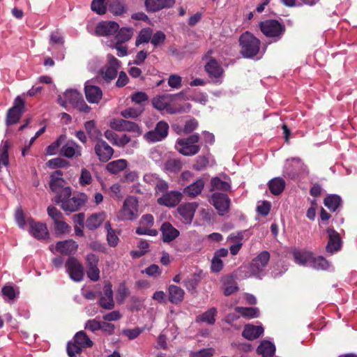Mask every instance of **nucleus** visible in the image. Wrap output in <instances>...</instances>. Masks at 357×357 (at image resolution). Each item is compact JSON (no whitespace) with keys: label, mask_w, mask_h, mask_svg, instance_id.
<instances>
[{"label":"nucleus","mask_w":357,"mask_h":357,"mask_svg":"<svg viewBox=\"0 0 357 357\" xmlns=\"http://www.w3.org/2000/svg\"><path fill=\"white\" fill-rule=\"evenodd\" d=\"M70 187H66L56 195L54 202L60 204L61 208L66 212H75L80 210L88 200L87 195L84 193L74 194L73 197Z\"/></svg>","instance_id":"f257e3e1"},{"label":"nucleus","mask_w":357,"mask_h":357,"mask_svg":"<svg viewBox=\"0 0 357 357\" xmlns=\"http://www.w3.org/2000/svg\"><path fill=\"white\" fill-rule=\"evenodd\" d=\"M238 43L239 52L245 59L256 56L261 47V40L250 31H245L239 36Z\"/></svg>","instance_id":"f03ea898"},{"label":"nucleus","mask_w":357,"mask_h":357,"mask_svg":"<svg viewBox=\"0 0 357 357\" xmlns=\"http://www.w3.org/2000/svg\"><path fill=\"white\" fill-rule=\"evenodd\" d=\"M259 27L264 36L273 38L275 42L280 40L286 31L284 24L277 20L261 21L259 24Z\"/></svg>","instance_id":"7ed1b4c3"},{"label":"nucleus","mask_w":357,"mask_h":357,"mask_svg":"<svg viewBox=\"0 0 357 357\" xmlns=\"http://www.w3.org/2000/svg\"><path fill=\"white\" fill-rule=\"evenodd\" d=\"M200 139L199 135L197 133L191 135L186 138H179L176 140V144L181 148L178 151L185 156H192L196 155L200 151V146L196 144Z\"/></svg>","instance_id":"20e7f679"},{"label":"nucleus","mask_w":357,"mask_h":357,"mask_svg":"<svg viewBox=\"0 0 357 357\" xmlns=\"http://www.w3.org/2000/svg\"><path fill=\"white\" fill-rule=\"evenodd\" d=\"M137 213L138 199L134 196H130L124 200L123 207L119 212L118 218L122 220H132L137 218Z\"/></svg>","instance_id":"39448f33"},{"label":"nucleus","mask_w":357,"mask_h":357,"mask_svg":"<svg viewBox=\"0 0 357 357\" xmlns=\"http://www.w3.org/2000/svg\"><path fill=\"white\" fill-rule=\"evenodd\" d=\"M25 102L20 96H17L13 102V105L6 114V123L7 126L15 124L19 122L24 111Z\"/></svg>","instance_id":"423d86ee"},{"label":"nucleus","mask_w":357,"mask_h":357,"mask_svg":"<svg viewBox=\"0 0 357 357\" xmlns=\"http://www.w3.org/2000/svg\"><path fill=\"white\" fill-rule=\"evenodd\" d=\"M66 268L71 280L75 282H81L83 280L84 266L77 258L70 257L66 262Z\"/></svg>","instance_id":"0eeeda50"},{"label":"nucleus","mask_w":357,"mask_h":357,"mask_svg":"<svg viewBox=\"0 0 357 357\" xmlns=\"http://www.w3.org/2000/svg\"><path fill=\"white\" fill-rule=\"evenodd\" d=\"M210 202L220 215H224L229 210L231 200L227 194L214 192L211 197Z\"/></svg>","instance_id":"6e6552de"},{"label":"nucleus","mask_w":357,"mask_h":357,"mask_svg":"<svg viewBox=\"0 0 357 357\" xmlns=\"http://www.w3.org/2000/svg\"><path fill=\"white\" fill-rule=\"evenodd\" d=\"M107 59L108 65L105 68L101 69L100 73L105 81L110 82L116 77L121 62L112 54H108Z\"/></svg>","instance_id":"1a4fd4ad"},{"label":"nucleus","mask_w":357,"mask_h":357,"mask_svg":"<svg viewBox=\"0 0 357 357\" xmlns=\"http://www.w3.org/2000/svg\"><path fill=\"white\" fill-rule=\"evenodd\" d=\"M99 257L93 253H89L86 256V274L88 278L93 282L100 280V270L98 268Z\"/></svg>","instance_id":"9d476101"},{"label":"nucleus","mask_w":357,"mask_h":357,"mask_svg":"<svg viewBox=\"0 0 357 357\" xmlns=\"http://www.w3.org/2000/svg\"><path fill=\"white\" fill-rule=\"evenodd\" d=\"M94 152L102 162H108L114 154L113 148L102 139L95 143Z\"/></svg>","instance_id":"9b49d317"},{"label":"nucleus","mask_w":357,"mask_h":357,"mask_svg":"<svg viewBox=\"0 0 357 357\" xmlns=\"http://www.w3.org/2000/svg\"><path fill=\"white\" fill-rule=\"evenodd\" d=\"M110 127L116 131H128L137 132L138 135L142 134V131L136 123L122 119H114L110 122Z\"/></svg>","instance_id":"f8f14e48"},{"label":"nucleus","mask_w":357,"mask_h":357,"mask_svg":"<svg viewBox=\"0 0 357 357\" xmlns=\"http://www.w3.org/2000/svg\"><path fill=\"white\" fill-rule=\"evenodd\" d=\"M326 232L328 236V241L326 247V250L327 252L333 254L341 249L342 241L339 233L333 228H328Z\"/></svg>","instance_id":"ddd939ff"},{"label":"nucleus","mask_w":357,"mask_h":357,"mask_svg":"<svg viewBox=\"0 0 357 357\" xmlns=\"http://www.w3.org/2000/svg\"><path fill=\"white\" fill-rule=\"evenodd\" d=\"M270 253L262 251L251 262L250 271L254 275H258L264 271L270 260Z\"/></svg>","instance_id":"4468645a"},{"label":"nucleus","mask_w":357,"mask_h":357,"mask_svg":"<svg viewBox=\"0 0 357 357\" xmlns=\"http://www.w3.org/2000/svg\"><path fill=\"white\" fill-rule=\"evenodd\" d=\"M59 154L68 158H78L82 155V148L75 141L68 140L61 148Z\"/></svg>","instance_id":"2eb2a0df"},{"label":"nucleus","mask_w":357,"mask_h":357,"mask_svg":"<svg viewBox=\"0 0 357 357\" xmlns=\"http://www.w3.org/2000/svg\"><path fill=\"white\" fill-rule=\"evenodd\" d=\"M182 198L181 192L172 190L158 198V204L167 207H174L181 201Z\"/></svg>","instance_id":"dca6fc26"},{"label":"nucleus","mask_w":357,"mask_h":357,"mask_svg":"<svg viewBox=\"0 0 357 357\" xmlns=\"http://www.w3.org/2000/svg\"><path fill=\"white\" fill-rule=\"evenodd\" d=\"M198 207L197 202H188L181 204L177 211L185 223H190Z\"/></svg>","instance_id":"f3484780"},{"label":"nucleus","mask_w":357,"mask_h":357,"mask_svg":"<svg viewBox=\"0 0 357 357\" xmlns=\"http://www.w3.org/2000/svg\"><path fill=\"white\" fill-rule=\"evenodd\" d=\"M119 29V25L118 23L109 21V22H101L98 24L96 27V33L100 36H112L117 33Z\"/></svg>","instance_id":"a211bd4d"},{"label":"nucleus","mask_w":357,"mask_h":357,"mask_svg":"<svg viewBox=\"0 0 357 357\" xmlns=\"http://www.w3.org/2000/svg\"><path fill=\"white\" fill-rule=\"evenodd\" d=\"M30 233L38 240H43L49 236V231L45 223L35 222L33 219L29 220Z\"/></svg>","instance_id":"6ab92c4d"},{"label":"nucleus","mask_w":357,"mask_h":357,"mask_svg":"<svg viewBox=\"0 0 357 357\" xmlns=\"http://www.w3.org/2000/svg\"><path fill=\"white\" fill-rule=\"evenodd\" d=\"M63 172L61 170H56L50 175V181L49 183L51 190L59 195V194L65 189V180L62 178Z\"/></svg>","instance_id":"aec40b11"},{"label":"nucleus","mask_w":357,"mask_h":357,"mask_svg":"<svg viewBox=\"0 0 357 357\" xmlns=\"http://www.w3.org/2000/svg\"><path fill=\"white\" fill-rule=\"evenodd\" d=\"M160 230L161 231V239L165 243L173 241L180 234L179 231L168 222H164Z\"/></svg>","instance_id":"412c9836"},{"label":"nucleus","mask_w":357,"mask_h":357,"mask_svg":"<svg viewBox=\"0 0 357 357\" xmlns=\"http://www.w3.org/2000/svg\"><path fill=\"white\" fill-rule=\"evenodd\" d=\"M86 98L90 103H98L102 97V91L99 86L86 82L84 86Z\"/></svg>","instance_id":"4be33fe9"},{"label":"nucleus","mask_w":357,"mask_h":357,"mask_svg":"<svg viewBox=\"0 0 357 357\" xmlns=\"http://www.w3.org/2000/svg\"><path fill=\"white\" fill-rule=\"evenodd\" d=\"M104 295L100 298L99 305L106 310H112L114 307L113 291L110 282L107 283L103 288Z\"/></svg>","instance_id":"5701e85b"},{"label":"nucleus","mask_w":357,"mask_h":357,"mask_svg":"<svg viewBox=\"0 0 357 357\" xmlns=\"http://www.w3.org/2000/svg\"><path fill=\"white\" fill-rule=\"evenodd\" d=\"M84 128L91 142L96 143L102 139V132L97 127L96 123L94 120H89L84 123Z\"/></svg>","instance_id":"b1692460"},{"label":"nucleus","mask_w":357,"mask_h":357,"mask_svg":"<svg viewBox=\"0 0 357 357\" xmlns=\"http://www.w3.org/2000/svg\"><path fill=\"white\" fill-rule=\"evenodd\" d=\"M77 248V243L72 239L59 241L56 245V250L63 255H70L75 253Z\"/></svg>","instance_id":"393cba45"},{"label":"nucleus","mask_w":357,"mask_h":357,"mask_svg":"<svg viewBox=\"0 0 357 357\" xmlns=\"http://www.w3.org/2000/svg\"><path fill=\"white\" fill-rule=\"evenodd\" d=\"M205 182L203 178H199L183 189V193L190 198H195L200 195L204 189Z\"/></svg>","instance_id":"a878e982"},{"label":"nucleus","mask_w":357,"mask_h":357,"mask_svg":"<svg viewBox=\"0 0 357 357\" xmlns=\"http://www.w3.org/2000/svg\"><path fill=\"white\" fill-rule=\"evenodd\" d=\"M264 333V328L261 326L247 324L242 332V336L248 340H254Z\"/></svg>","instance_id":"bb28decb"},{"label":"nucleus","mask_w":357,"mask_h":357,"mask_svg":"<svg viewBox=\"0 0 357 357\" xmlns=\"http://www.w3.org/2000/svg\"><path fill=\"white\" fill-rule=\"evenodd\" d=\"M205 70L210 77H220L222 74V68L214 58H211L205 65Z\"/></svg>","instance_id":"cd10ccee"},{"label":"nucleus","mask_w":357,"mask_h":357,"mask_svg":"<svg viewBox=\"0 0 357 357\" xmlns=\"http://www.w3.org/2000/svg\"><path fill=\"white\" fill-rule=\"evenodd\" d=\"M285 181L281 177L272 178L268 183V189L274 195H280L285 188Z\"/></svg>","instance_id":"c85d7f7f"},{"label":"nucleus","mask_w":357,"mask_h":357,"mask_svg":"<svg viewBox=\"0 0 357 357\" xmlns=\"http://www.w3.org/2000/svg\"><path fill=\"white\" fill-rule=\"evenodd\" d=\"M222 282L225 287L224 294L227 296L231 295L232 294L238 291V287L235 278L233 275H229L225 276Z\"/></svg>","instance_id":"c756f323"},{"label":"nucleus","mask_w":357,"mask_h":357,"mask_svg":"<svg viewBox=\"0 0 357 357\" xmlns=\"http://www.w3.org/2000/svg\"><path fill=\"white\" fill-rule=\"evenodd\" d=\"M107 6L109 12L115 15L126 12V0H107Z\"/></svg>","instance_id":"7c9ffc66"},{"label":"nucleus","mask_w":357,"mask_h":357,"mask_svg":"<svg viewBox=\"0 0 357 357\" xmlns=\"http://www.w3.org/2000/svg\"><path fill=\"white\" fill-rule=\"evenodd\" d=\"M257 352L263 357H272L275 352V347L271 342L264 340L257 347Z\"/></svg>","instance_id":"2f4dec72"},{"label":"nucleus","mask_w":357,"mask_h":357,"mask_svg":"<svg viewBox=\"0 0 357 357\" xmlns=\"http://www.w3.org/2000/svg\"><path fill=\"white\" fill-rule=\"evenodd\" d=\"M103 213H93L86 219V227L89 230L96 229L104 221Z\"/></svg>","instance_id":"473e14b6"},{"label":"nucleus","mask_w":357,"mask_h":357,"mask_svg":"<svg viewBox=\"0 0 357 357\" xmlns=\"http://www.w3.org/2000/svg\"><path fill=\"white\" fill-rule=\"evenodd\" d=\"M184 291L179 287L171 285L169 287V300L171 303L178 304L183 300Z\"/></svg>","instance_id":"72a5a7b5"},{"label":"nucleus","mask_w":357,"mask_h":357,"mask_svg":"<svg viewBox=\"0 0 357 357\" xmlns=\"http://www.w3.org/2000/svg\"><path fill=\"white\" fill-rule=\"evenodd\" d=\"M151 40V43L156 46V33L151 37V31L149 29H143L140 31L135 44L137 46L142 43H148Z\"/></svg>","instance_id":"f704fd0d"},{"label":"nucleus","mask_w":357,"mask_h":357,"mask_svg":"<svg viewBox=\"0 0 357 357\" xmlns=\"http://www.w3.org/2000/svg\"><path fill=\"white\" fill-rule=\"evenodd\" d=\"M73 341L82 349L90 348L93 345L92 340H91L86 333L83 331H80L75 335Z\"/></svg>","instance_id":"c9c22d12"},{"label":"nucleus","mask_w":357,"mask_h":357,"mask_svg":"<svg viewBox=\"0 0 357 357\" xmlns=\"http://www.w3.org/2000/svg\"><path fill=\"white\" fill-rule=\"evenodd\" d=\"M127 165L128 162L126 160L119 159L107 163L106 169L113 174H116L124 170L127 167Z\"/></svg>","instance_id":"e433bc0d"},{"label":"nucleus","mask_w":357,"mask_h":357,"mask_svg":"<svg viewBox=\"0 0 357 357\" xmlns=\"http://www.w3.org/2000/svg\"><path fill=\"white\" fill-rule=\"evenodd\" d=\"M211 189L210 191L220 190L223 192H228L231 190V185L229 183L222 181L219 177H213L211 179Z\"/></svg>","instance_id":"4c0bfd02"},{"label":"nucleus","mask_w":357,"mask_h":357,"mask_svg":"<svg viewBox=\"0 0 357 357\" xmlns=\"http://www.w3.org/2000/svg\"><path fill=\"white\" fill-rule=\"evenodd\" d=\"M218 311L215 307H211L209 310L199 315L197 318V321L213 325L215 322V317L217 316Z\"/></svg>","instance_id":"58836bf2"},{"label":"nucleus","mask_w":357,"mask_h":357,"mask_svg":"<svg viewBox=\"0 0 357 357\" xmlns=\"http://www.w3.org/2000/svg\"><path fill=\"white\" fill-rule=\"evenodd\" d=\"M235 311L247 319L257 318L259 316V310L257 307H236Z\"/></svg>","instance_id":"ea45409f"},{"label":"nucleus","mask_w":357,"mask_h":357,"mask_svg":"<svg viewBox=\"0 0 357 357\" xmlns=\"http://www.w3.org/2000/svg\"><path fill=\"white\" fill-rule=\"evenodd\" d=\"M342 199L341 197L337 195H331L327 196L324 200V205L331 211H335L336 209L341 204Z\"/></svg>","instance_id":"a19ab883"},{"label":"nucleus","mask_w":357,"mask_h":357,"mask_svg":"<svg viewBox=\"0 0 357 357\" xmlns=\"http://www.w3.org/2000/svg\"><path fill=\"white\" fill-rule=\"evenodd\" d=\"M182 168V162L180 159L171 158L167 160L164 165V170L170 172H178Z\"/></svg>","instance_id":"79ce46f5"},{"label":"nucleus","mask_w":357,"mask_h":357,"mask_svg":"<svg viewBox=\"0 0 357 357\" xmlns=\"http://www.w3.org/2000/svg\"><path fill=\"white\" fill-rule=\"evenodd\" d=\"M66 135H61L54 142L49 145L45 149V153L48 155H56L62 142L66 139Z\"/></svg>","instance_id":"37998d69"},{"label":"nucleus","mask_w":357,"mask_h":357,"mask_svg":"<svg viewBox=\"0 0 357 357\" xmlns=\"http://www.w3.org/2000/svg\"><path fill=\"white\" fill-rule=\"evenodd\" d=\"M117 34L116 35V43H123L128 40H129L132 34L133 30L132 28H121L119 31H117Z\"/></svg>","instance_id":"c03bdc74"},{"label":"nucleus","mask_w":357,"mask_h":357,"mask_svg":"<svg viewBox=\"0 0 357 357\" xmlns=\"http://www.w3.org/2000/svg\"><path fill=\"white\" fill-rule=\"evenodd\" d=\"M106 0H93L91 4V8L98 15H104L107 12V2Z\"/></svg>","instance_id":"a18cd8bd"},{"label":"nucleus","mask_w":357,"mask_h":357,"mask_svg":"<svg viewBox=\"0 0 357 357\" xmlns=\"http://www.w3.org/2000/svg\"><path fill=\"white\" fill-rule=\"evenodd\" d=\"M64 98L66 101L69 102L75 106L82 98V96L76 90L68 89L64 93Z\"/></svg>","instance_id":"49530a36"},{"label":"nucleus","mask_w":357,"mask_h":357,"mask_svg":"<svg viewBox=\"0 0 357 357\" xmlns=\"http://www.w3.org/2000/svg\"><path fill=\"white\" fill-rule=\"evenodd\" d=\"M47 165L50 169L66 168L70 166V162L61 158H55L47 161Z\"/></svg>","instance_id":"de8ad7c7"},{"label":"nucleus","mask_w":357,"mask_h":357,"mask_svg":"<svg viewBox=\"0 0 357 357\" xmlns=\"http://www.w3.org/2000/svg\"><path fill=\"white\" fill-rule=\"evenodd\" d=\"M144 107H129L125 110L121 112V115L126 118H132L135 119L141 115V114L144 111Z\"/></svg>","instance_id":"09e8293b"},{"label":"nucleus","mask_w":357,"mask_h":357,"mask_svg":"<svg viewBox=\"0 0 357 357\" xmlns=\"http://www.w3.org/2000/svg\"><path fill=\"white\" fill-rule=\"evenodd\" d=\"M200 278L197 275H191L183 281V285L188 291H194L199 283Z\"/></svg>","instance_id":"8fccbe9b"},{"label":"nucleus","mask_w":357,"mask_h":357,"mask_svg":"<svg viewBox=\"0 0 357 357\" xmlns=\"http://www.w3.org/2000/svg\"><path fill=\"white\" fill-rule=\"evenodd\" d=\"M293 255L296 263L300 265H305L312 259L311 255L307 252L295 251Z\"/></svg>","instance_id":"3c124183"},{"label":"nucleus","mask_w":357,"mask_h":357,"mask_svg":"<svg viewBox=\"0 0 357 357\" xmlns=\"http://www.w3.org/2000/svg\"><path fill=\"white\" fill-rule=\"evenodd\" d=\"M148 96L144 92H136L131 96V100L132 102L139 105V107H144V102H148Z\"/></svg>","instance_id":"603ef678"},{"label":"nucleus","mask_w":357,"mask_h":357,"mask_svg":"<svg viewBox=\"0 0 357 357\" xmlns=\"http://www.w3.org/2000/svg\"><path fill=\"white\" fill-rule=\"evenodd\" d=\"M54 223V230L56 234H64L70 231V227L61 219Z\"/></svg>","instance_id":"864d4df0"},{"label":"nucleus","mask_w":357,"mask_h":357,"mask_svg":"<svg viewBox=\"0 0 357 357\" xmlns=\"http://www.w3.org/2000/svg\"><path fill=\"white\" fill-rule=\"evenodd\" d=\"M66 351L69 357H75L76 354H80L82 353V348L75 341L69 342L67 344Z\"/></svg>","instance_id":"5fc2aeb1"},{"label":"nucleus","mask_w":357,"mask_h":357,"mask_svg":"<svg viewBox=\"0 0 357 357\" xmlns=\"http://www.w3.org/2000/svg\"><path fill=\"white\" fill-rule=\"evenodd\" d=\"M169 125L161 121L158 122V142L165 139L168 135Z\"/></svg>","instance_id":"6e6d98bb"},{"label":"nucleus","mask_w":357,"mask_h":357,"mask_svg":"<svg viewBox=\"0 0 357 357\" xmlns=\"http://www.w3.org/2000/svg\"><path fill=\"white\" fill-rule=\"evenodd\" d=\"M172 98L170 95L158 96V110L167 109L169 107Z\"/></svg>","instance_id":"4d7b16f0"},{"label":"nucleus","mask_w":357,"mask_h":357,"mask_svg":"<svg viewBox=\"0 0 357 357\" xmlns=\"http://www.w3.org/2000/svg\"><path fill=\"white\" fill-rule=\"evenodd\" d=\"M214 349L204 348L199 351L192 352L190 357H212L214 354Z\"/></svg>","instance_id":"13d9d810"},{"label":"nucleus","mask_w":357,"mask_h":357,"mask_svg":"<svg viewBox=\"0 0 357 357\" xmlns=\"http://www.w3.org/2000/svg\"><path fill=\"white\" fill-rule=\"evenodd\" d=\"M47 211L48 215L53 220L54 222L63 219V214L56 207L50 206Z\"/></svg>","instance_id":"bf43d9fd"},{"label":"nucleus","mask_w":357,"mask_h":357,"mask_svg":"<svg viewBox=\"0 0 357 357\" xmlns=\"http://www.w3.org/2000/svg\"><path fill=\"white\" fill-rule=\"evenodd\" d=\"M197 127L198 121L195 119H192L185 122V126L182 130V132H183V134H189L195 130H196Z\"/></svg>","instance_id":"052dcab7"},{"label":"nucleus","mask_w":357,"mask_h":357,"mask_svg":"<svg viewBox=\"0 0 357 357\" xmlns=\"http://www.w3.org/2000/svg\"><path fill=\"white\" fill-rule=\"evenodd\" d=\"M92 181V177L90 172L85 168H83L81 171V175L79 177V183L82 185H89Z\"/></svg>","instance_id":"680f3d73"},{"label":"nucleus","mask_w":357,"mask_h":357,"mask_svg":"<svg viewBox=\"0 0 357 357\" xmlns=\"http://www.w3.org/2000/svg\"><path fill=\"white\" fill-rule=\"evenodd\" d=\"M101 322L97 321L96 319H89L88 320L84 326V328L89 330L91 332H96V331H99L101 328Z\"/></svg>","instance_id":"e2e57ef3"},{"label":"nucleus","mask_w":357,"mask_h":357,"mask_svg":"<svg viewBox=\"0 0 357 357\" xmlns=\"http://www.w3.org/2000/svg\"><path fill=\"white\" fill-rule=\"evenodd\" d=\"M181 77L178 75H171L168 78V85L173 89H179L181 86Z\"/></svg>","instance_id":"0e129e2a"},{"label":"nucleus","mask_w":357,"mask_h":357,"mask_svg":"<svg viewBox=\"0 0 357 357\" xmlns=\"http://www.w3.org/2000/svg\"><path fill=\"white\" fill-rule=\"evenodd\" d=\"M312 262L314 267L317 269L325 270L328 267V263L327 260L323 257L314 258Z\"/></svg>","instance_id":"69168bd1"},{"label":"nucleus","mask_w":357,"mask_h":357,"mask_svg":"<svg viewBox=\"0 0 357 357\" xmlns=\"http://www.w3.org/2000/svg\"><path fill=\"white\" fill-rule=\"evenodd\" d=\"M223 268V261L221 259L217 258L213 256L211 260V269L214 273L220 272Z\"/></svg>","instance_id":"338daca9"},{"label":"nucleus","mask_w":357,"mask_h":357,"mask_svg":"<svg viewBox=\"0 0 357 357\" xmlns=\"http://www.w3.org/2000/svg\"><path fill=\"white\" fill-rule=\"evenodd\" d=\"M271 210V204L268 201H264L261 204L257 206V212L264 215H267Z\"/></svg>","instance_id":"774afa93"}]
</instances>
